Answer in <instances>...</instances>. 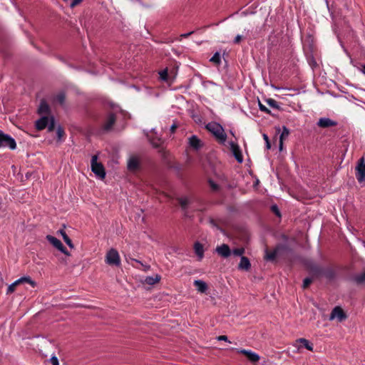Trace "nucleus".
<instances>
[{"instance_id": "obj_39", "label": "nucleus", "mask_w": 365, "mask_h": 365, "mask_svg": "<svg viewBox=\"0 0 365 365\" xmlns=\"http://www.w3.org/2000/svg\"><path fill=\"white\" fill-rule=\"evenodd\" d=\"M263 138L266 142L267 148L269 149L271 148V144L269 143V138H268L267 135L263 134Z\"/></svg>"}, {"instance_id": "obj_21", "label": "nucleus", "mask_w": 365, "mask_h": 365, "mask_svg": "<svg viewBox=\"0 0 365 365\" xmlns=\"http://www.w3.org/2000/svg\"><path fill=\"white\" fill-rule=\"evenodd\" d=\"M194 285L197 291L201 293H205L207 289V284L202 280H195L194 282Z\"/></svg>"}, {"instance_id": "obj_48", "label": "nucleus", "mask_w": 365, "mask_h": 365, "mask_svg": "<svg viewBox=\"0 0 365 365\" xmlns=\"http://www.w3.org/2000/svg\"><path fill=\"white\" fill-rule=\"evenodd\" d=\"M135 261L136 262H138V263H140L141 265H143V264L140 261H138V260H137V259H135Z\"/></svg>"}, {"instance_id": "obj_43", "label": "nucleus", "mask_w": 365, "mask_h": 365, "mask_svg": "<svg viewBox=\"0 0 365 365\" xmlns=\"http://www.w3.org/2000/svg\"><path fill=\"white\" fill-rule=\"evenodd\" d=\"M242 39V36L240 35H237L235 39H234V43L238 44L240 43L241 40Z\"/></svg>"}, {"instance_id": "obj_6", "label": "nucleus", "mask_w": 365, "mask_h": 365, "mask_svg": "<svg viewBox=\"0 0 365 365\" xmlns=\"http://www.w3.org/2000/svg\"><path fill=\"white\" fill-rule=\"evenodd\" d=\"M27 282L30 284L33 287L36 286V282L33 281L29 277H23L18 280L15 281L14 283L10 284L7 289V294H11L15 291L16 287L20 284Z\"/></svg>"}, {"instance_id": "obj_24", "label": "nucleus", "mask_w": 365, "mask_h": 365, "mask_svg": "<svg viewBox=\"0 0 365 365\" xmlns=\"http://www.w3.org/2000/svg\"><path fill=\"white\" fill-rule=\"evenodd\" d=\"M194 250L196 253V255L198 256L200 259H201L203 257L204 255V250L203 246L200 242H197L194 245Z\"/></svg>"}, {"instance_id": "obj_18", "label": "nucleus", "mask_w": 365, "mask_h": 365, "mask_svg": "<svg viewBox=\"0 0 365 365\" xmlns=\"http://www.w3.org/2000/svg\"><path fill=\"white\" fill-rule=\"evenodd\" d=\"M40 115H48L50 113V107L45 100H41L38 109Z\"/></svg>"}, {"instance_id": "obj_41", "label": "nucleus", "mask_w": 365, "mask_h": 365, "mask_svg": "<svg viewBox=\"0 0 365 365\" xmlns=\"http://www.w3.org/2000/svg\"><path fill=\"white\" fill-rule=\"evenodd\" d=\"M50 361L52 365H58V360L56 356H53L51 358Z\"/></svg>"}, {"instance_id": "obj_35", "label": "nucleus", "mask_w": 365, "mask_h": 365, "mask_svg": "<svg viewBox=\"0 0 365 365\" xmlns=\"http://www.w3.org/2000/svg\"><path fill=\"white\" fill-rule=\"evenodd\" d=\"M312 281H313L312 278H309V277L305 278L303 281V288L304 289L307 288L310 285V284L312 282Z\"/></svg>"}, {"instance_id": "obj_37", "label": "nucleus", "mask_w": 365, "mask_h": 365, "mask_svg": "<svg viewBox=\"0 0 365 365\" xmlns=\"http://www.w3.org/2000/svg\"><path fill=\"white\" fill-rule=\"evenodd\" d=\"M65 95L63 93H59L56 96V101L60 103L63 104L65 101Z\"/></svg>"}, {"instance_id": "obj_38", "label": "nucleus", "mask_w": 365, "mask_h": 365, "mask_svg": "<svg viewBox=\"0 0 365 365\" xmlns=\"http://www.w3.org/2000/svg\"><path fill=\"white\" fill-rule=\"evenodd\" d=\"M168 71L167 69L165 70H163L161 72H160V78L163 81H167L168 80Z\"/></svg>"}, {"instance_id": "obj_47", "label": "nucleus", "mask_w": 365, "mask_h": 365, "mask_svg": "<svg viewBox=\"0 0 365 365\" xmlns=\"http://www.w3.org/2000/svg\"><path fill=\"white\" fill-rule=\"evenodd\" d=\"M192 33H193V31H191V32H189V33H187V34H182V35H181V36H182V37H184V38H187V37H188L190 35H191Z\"/></svg>"}, {"instance_id": "obj_11", "label": "nucleus", "mask_w": 365, "mask_h": 365, "mask_svg": "<svg viewBox=\"0 0 365 365\" xmlns=\"http://www.w3.org/2000/svg\"><path fill=\"white\" fill-rule=\"evenodd\" d=\"M215 250L220 256L224 258H227L232 254L231 250L226 244H222L220 246H217Z\"/></svg>"}, {"instance_id": "obj_20", "label": "nucleus", "mask_w": 365, "mask_h": 365, "mask_svg": "<svg viewBox=\"0 0 365 365\" xmlns=\"http://www.w3.org/2000/svg\"><path fill=\"white\" fill-rule=\"evenodd\" d=\"M312 271L314 272V274H317V275H322V274H324L326 275L327 277L329 278H331L332 276H333V272L332 271L329 270V271H327L325 272L323 269L317 267V266H315L312 268Z\"/></svg>"}, {"instance_id": "obj_28", "label": "nucleus", "mask_w": 365, "mask_h": 365, "mask_svg": "<svg viewBox=\"0 0 365 365\" xmlns=\"http://www.w3.org/2000/svg\"><path fill=\"white\" fill-rule=\"evenodd\" d=\"M354 279L357 284H362L365 282V270L362 273L356 274Z\"/></svg>"}, {"instance_id": "obj_36", "label": "nucleus", "mask_w": 365, "mask_h": 365, "mask_svg": "<svg viewBox=\"0 0 365 365\" xmlns=\"http://www.w3.org/2000/svg\"><path fill=\"white\" fill-rule=\"evenodd\" d=\"M259 108L261 111L265 112L268 114H271L270 110H269L264 105H263L260 101H259Z\"/></svg>"}, {"instance_id": "obj_34", "label": "nucleus", "mask_w": 365, "mask_h": 365, "mask_svg": "<svg viewBox=\"0 0 365 365\" xmlns=\"http://www.w3.org/2000/svg\"><path fill=\"white\" fill-rule=\"evenodd\" d=\"M56 135L58 140H61L64 135V130L61 127H58L56 130Z\"/></svg>"}, {"instance_id": "obj_33", "label": "nucleus", "mask_w": 365, "mask_h": 365, "mask_svg": "<svg viewBox=\"0 0 365 365\" xmlns=\"http://www.w3.org/2000/svg\"><path fill=\"white\" fill-rule=\"evenodd\" d=\"M232 253L235 256H242V255L245 253V249L244 248H237L232 251Z\"/></svg>"}, {"instance_id": "obj_42", "label": "nucleus", "mask_w": 365, "mask_h": 365, "mask_svg": "<svg viewBox=\"0 0 365 365\" xmlns=\"http://www.w3.org/2000/svg\"><path fill=\"white\" fill-rule=\"evenodd\" d=\"M210 185L212 190L216 191L218 190V185L212 181H210Z\"/></svg>"}, {"instance_id": "obj_12", "label": "nucleus", "mask_w": 365, "mask_h": 365, "mask_svg": "<svg viewBox=\"0 0 365 365\" xmlns=\"http://www.w3.org/2000/svg\"><path fill=\"white\" fill-rule=\"evenodd\" d=\"M128 169L131 172L136 171L139 168V160L136 156H131L128 160Z\"/></svg>"}, {"instance_id": "obj_25", "label": "nucleus", "mask_w": 365, "mask_h": 365, "mask_svg": "<svg viewBox=\"0 0 365 365\" xmlns=\"http://www.w3.org/2000/svg\"><path fill=\"white\" fill-rule=\"evenodd\" d=\"M189 143L191 147L194 148H199L200 147V140L195 135H192L189 138Z\"/></svg>"}, {"instance_id": "obj_15", "label": "nucleus", "mask_w": 365, "mask_h": 365, "mask_svg": "<svg viewBox=\"0 0 365 365\" xmlns=\"http://www.w3.org/2000/svg\"><path fill=\"white\" fill-rule=\"evenodd\" d=\"M239 352L244 354L245 356H246L247 358L252 362L255 363L259 360V355L251 351H248L246 349H241Z\"/></svg>"}, {"instance_id": "obj_13", "label": "nucleus", "mask_w": 365, "mask_h": 365, "mask_svg": "<svg viewBox=\"0 0 365 365\" xmlns=\"http://www.w3.org/2000/svg\"><path fill=\"white\" fill-rule=\"evenodd\" d=\"M336 122L327 118H322L319 120L317 125L320 128H329L336 125Z\"/></svg>"}, {"instance_id": "obj_26", "label": "nucleus", "mask_w": 365, "mask_h": 365, "mask_svg": "<svg viewBox=\"0 0 365 365\" xmlns=\"http://www.w3.org/2000/svg\"><path fill=\"white\" fill-rule=\"evenodd\" d=\"M160 279V277L158 275H155V277H147L145 279V282L150 285L155 284V283L158 282Z\"/></svg>"}, {"instance_id": "obj_5", "label": "nucleus", "mask_w": 365, "mask_h": 365, "mask_svg": "<svg viewBox=\"0 0 365 365\" xmlns=\"http://www.w3.org/2000/svg\"><path fill=\"white\" fill-rule=\"evenodd\" d=\"M356 178L359 182H365V158H361L356 167Z\"/></svg>"}, {"instance_id": "obj_3", "label": "nucleus", "mask_w": 365, "mask_h": 365, "mask_svg": "<svg viewBox=\"0 0 365 365\" xmlns=\"http://www.w3.org/2000/svg\"><path fill=\"white\" fill-rule=\"evenodd\" d=\"M98 156L93 155L91 158V170L101 179H104L106 172L103 165L101 163H98Z\"/></svg>"}, {"instance_id": "obj_31", "label": "nucleus", "mask_w": 365, "mask_h": 365, "mask_svg": "<svg viewBox=\"0 0 365 365\" xmlns=\"http://www.w3.org/2000/svg\"><path fill=\"white\" fill-rule=\"evenodd\" d=\"M150 141L154 148H159L162 144V140L160 138L150 139Z\"/></svg>"}, {"instance_id": "obj_14", "label": "nucleus", "mask_w": 365, "mask_h": 365, "mask_svg": "<svg viewBox=\"0 0 365 365\" xmlns=\"http://www.w3.org/2000/svg\"><path fill=\"white\" fill-rule=\"evenodd\" d=\"M49 119L50 118L48 116H42L41 118L36 121V128L38 130H41L46 128L49 123Z\"/></svg>"}, {"instance_id": "obj_17", "label": "nucleus", "mask_w": 365, "mask_h": 365, "mask_svg": "<svg viewBox=\"0 0 365 365\" xmlns=\"http://www.w3.org/2000/svg\"><path fill=\"white\" fill-rule=\"evenodd\" d=\"M231 149H232V153L235 155L236 160L239 163H242L243 160V158H242V153H241L239 146L237 144L232 143H231Z\"/></svg>"}, {"instance_id": "obj_30", "label": "nucleus", "mask_w": 365, "mask_h": 365, "mask_svg": "<svg viewBox=\"0 0 365 365\" xmlns=\"http://www.w3.org/2000/svg\"><path fill=\"white\" fill-rule=\"evenodd\" d=\"M46 127H48V130L49 132H51L55 129V121L53 117H50L49 123Z\"/></svg>"}, {"instance_id": "obj_10", "label": "nucleus", "mask_w": 365, "mask_h": 365, "mask_svg": "<svg viewBox=\"0 0 365 365\" xmlns=\"http://www.w3.org/2000/svg\"><path fill=\"white\" fill-rule=\"evenodd\" d=\"M177 200L178 201L182 210L184 211L185 216L190 217L187 211V207L191 203V200L188 197H178Z\"/></svg>"}, {"instance_id": "obj_1", "label": "nucleus", "mask_w": 365, "mask_h": 365, "mask_svg": "<svg viewBox=\"0 0 365 365\" xmlns=\"http://www.w3.org/2000/svg\"><path fill=\"white\" fill-rule=\"evenodd\" d=\"M206 128L214 135L220 143H224L226 141L227 135L223 128L219 123L215 122L209 123L206 125Z\"/></svg>"}, {"instance_id": "obj_23", "label": "nucleus", "mask_w": 365, "mask_h": 365, "mask_svg": "<svg viewBox=\"0 0 365 365\" xmlns=\"http://www.w3.org/2000/svg\"><path fill=\"white\" fill-rule=\"evenodd\" d=\"M58 233H59L62 236L64 242L68 245V246L70 248H71V249L74 248V245L73 244L71 240L69 238V237L67 235V234L66 233V232L63 230H58Z\"/></svg>"}, {"instance_id": "obj_27", "label": "nucleus", "mask_w": 365, "mask_h": 365, "mask_svg": "<svg viewBox=\"0 0 365 365\" xmlns=\"http://www.w3.org/2000/svg\"><path fill=\"white\" fill-rule=\"evenodd\" d=\"M297 341L302 344L303 346L308 350H309V351L313 350V345L312 344H310L307 339H304V338H300Z\"/></svg>"}, {"instance_id": "obj_7", "label": "nucleus", "mask_w": 365, "mask_h": 365, "mask_svg": "<svg viewBox=\"0 0 365 365\" xmlns=\"http://www.w3.org/2000/svg\"><path fill=\"white\" fill-rule=\"evenodd\" d=\"M46 239L53 247L57 248L58 250H60L66 255L70 256V253L67 251L66 247L63 245V244L58 239L51 235H47Z\"/></svg>"}, {"instance_id": "obj_9", "label": "nucleus", "mask_w": 365, "mask_h": 365, "mask_svg": "<svg viewBox=\"0 0 365 365\" xmlns=\"http://www.w3.org/2000/svg\"><path fill=\"white\" fill-rule=\"evenodd\" d=\"M336 318L339 322H342L346 319V315L343 311V309L339 307H336L331 311V313L329 317V319L332 320Z\"/></svg>"}, {"instance_id": "obj_40", "label": "nucleus", "mask_w": 365, "mask_h": 365, "mask_svg": "<svg viewBox=\"0 0 365 365\" xmlns=\"http://www.w3.org/2000/svg\"><path fill=\"white\" fill-rule=\"evenodd\" d=\"M82 0H73L70 4V6L71 8H74L75 6H78Z\"/></svg>"}, {"instance_id": "obj_16", "label": "nucleus", "mask_w": 365, "mask_h": 365, "mask_svg": "<svg viewBox=\"0 0 365 365\" xmlns=\"http://www.w3.org/2000/svg\"><path fill=\"white\" fill-rule=\"evenodd\" d=\"M282 247L281 245L277 246L274 250L269 251L267 249L265 250V257L264 258L268 261H273L275 259L277 255H278L279 250Z\"/></svg>"}, {"instance_id": "obj_4", "label": "nucleus", "mask_w": 365, "mask_h": 365, "mask_svg": "<svg viewBox=\"0 0 365 365\" xmlns=\"http://www.w3.org/2000/svg\"><path fill=\"white\" fill-rule=\"evenodd\" d=\"M106 262L110 266H119L120 259L118 251L113 248L108 251L106 255Z\"/></svg>"}, {"instance_id": "obj_49", "label": "nucleus", "mask_w": 365, "mask_h": 365, "mask_svg": "<svg viewBox=\"0 0 365 365\" xmlns=\"http://www.w3.org/2000/svg\"><path fill=\"white\" fill-rule=\"evenodd\" d=\"M363 72L365 73V66L363 68Z\"/></svg>"}, {"instance_id": "obj_29", "label": "nucleus", "mask_w": 365, "mask_h": 365, "mask_svg": "<svg viewBox=\"0 0 365 365\" xmlns=\"http://www.w3.org/2000/svg\"><path fill=\"white\" fill-rule=\"evenodd\" d=\"M266 102H267V103L270 107H272V108H276V109H277V110H279V109H280V107H279V106L278 103H277L275 100H274V99H272V98H268V99H267V100H266Z\"/></svg>"}, {"instance_id": "obj_46", "label": "nucleus", "mask_w": 365, "mask_h": 365, "mask_svg": "<svg viewBox=\"0 0 365 365\" xmlns=\"http://www.w3.org/2000/svg\"><path fill=\"white\" fill-rule=\"evenodd\" d=\"M177 128H178V125L175 123L173 124L172 126L170 127V132L172 133H175Z\"/></svg>"}, {"instance_id": "obj_2", "label": "nucleus", "mask_w": 365, "mask_h": 365, "mask_svg": "<svg viewBox=\"0 0 365 365\" xmlns=\"http://www.w3.org/2000/svg\"><path fill=\"white\" fill-rule=\"evenodd\" d=\"M0 148H9L14 150L16 148L15 140L9 135L4 133L0 130Z\"/></svg>"}, {"instance_id": "obj_8", "label": "nucleus", "mask_w": 365, "mask_h": 365, "mask_svg": "<svg viewBox=\"0 0 365 365\" xmlns=\"http://www.w3.org/2000/svg\"><path fill=\"white\" fill-rule=\"evenodd\" d=\"M116 120L115 115L113 113H109L104 119L102 123V129L105 132L111 130Z\"/></svg>"}, {"instance_id": "obj_45", "label": "nucleus", "mask_w": 365, "mask_h": 365, "mask_svg": "<svg viewBox=\"0 0 365 365\" xmlns=\"http://www.w3.org/2000/svg\"><path fill=\"white\" fill-rule=\"evenodd\" d=\"M217 340L219 341H228V339H227V336H225V335H221V336H219L217 337Z\"/></svg>"}, {"instance_id": "obj_19", "label": "nucleus", "mask_w": 365, "mask_h": 365, "mask_svg": "<svg viewBox=\"0 0 365 365\" xmlns=\"http://www.w3.org/2000/svg\"><path fill=\"white\" fill-rule=\"evenodd\" d=\"M251 267V264L247 257L242 256L240 259V262L238 265V268L242 270H249Z\"/></svg>"}, {"instance_id": "obj_22", "label": "nucleus", "mask_w": 365, "mask_h": 365, "mask_svg": "<svg viewBox=\"0 0 365 365\" xmlns=\"http://www.w3.org/2000/svg\"><path fill=\"white\" fill-rule=\"evenodd\" d=\"M289 129L287 127L283 126L282 133H281V135L279 136V150H282L283 140L284 138H286L289 135Z\"/></svg>"}, {"instance_id": "obj_32", "label": "nucleus", "mask_w": 365, "mask_h": 365, "mask_svg": "<svg viewBox=\"0 0 365 365\" xmlns=\"http://www.w3.org/2000/svg\"><path fill=\"white\" fill-rule=\"evenodd\" d=\"M210 61L215 63L220 64V56L218 53H215L214 56L210 58Z\"/></svg>"}, {"instance_id": "obj_50", "label": "nucleus", "mask_w": 365, "mask_h": 365, "mask_svg": "<svg viewBox=\"0 0 365 365\" xmlns=\"http://www.w3.org/2000/svg\"><path fill=\"white\" fill-rule=\"evenodd\" d=\"M277 130L278 132H279V131H280V128H277Z\"/></svg>"}, {"instance_id": "obj_44", "label": "nucleus", "mask_w": 365, "mask_h": 365, "mask_svg": "<svg viewBox=\"0 0 365 365\" xmlns=\"http://www.w3.org/2000/svg\"><path fill=\"white\" fill-rule=\"evenodd\" d=\"M272 210L275 212V214L278 216L280 215L279 211L276 205L272 206Z\"/></svg>"}]
</instances>
